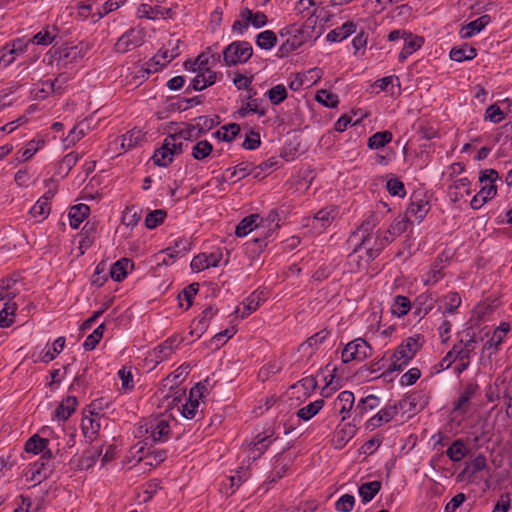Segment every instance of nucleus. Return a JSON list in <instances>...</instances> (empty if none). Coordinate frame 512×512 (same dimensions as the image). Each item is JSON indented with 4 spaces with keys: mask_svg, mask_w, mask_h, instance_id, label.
<instances>
[{
    "mask_svg": "<svg viewBox=\"0 0 512 512\" xmlns=\"http://www.w3.org/2000/svg\"><path fill=\"white\" fill-rule=\"evenodd\" d=\"M408 222L409 220L404 217L397 218L390 224L383 237H373L371 234L372 223L366 221L358 227L354 237L360 241L359 248L366 250L368 259L373 260L386 245L406 231Z\"/></svg>",
    "mask_w": 512,
    "mask_h": 512,
    "instance_id": "nucleus-1",
    "label": "nucleus"
},
{
    "mask_svg": "<svg viewBox=\"0 0 512 512\" xmlns=\"http://www.w3.org/2000/svg\"><path fill=\"white\" fill-rule=\"evenodd\" d=\"M423 343L424 338L420 334H415L405 339L391 356V363L385 370L384 374L392 373L395 371H402L415 357L416 353L421 349Z\"/></svg>",
    "mask_w": 512,
    "mask_h": 512,
    "instance_id": "nucleus-2",
    "label": "nucleus"
},
{
    "mask_svg": "<svg viewBox=\"0 0 512 512\" xmlns=\"http://www.w3.org/2000/svg\"><path fill=\"white\" fill-rule=\"evenodd\" d=\"M22 284L14 277L0 280V321L16 315L17 301Z\"/></svg>",
    "mask_w": 512,
    "mask_h": 512,
    "instance_id": "nucleus-3",
    "label": "nucleus"
},
{
    "mask_svg": "<svg viewBox=\"0 0 512 512\" xmlns=\"http://www.w3.org/2000/svg\"><path fill=\"white\" fill-rule=\"evenodd\" d=\"M144 430L145 443H163L171 437L170 420L164 417L147 419L140 426V432Z\"/></svg>",
    "mask_w": 512,
    "mask_h": 512,
    "instance_id": "nucleus-4",
    "label": "nucleus"
},
{
    "mask_svg": "<svg viewBox=\"0 0 512 512\" xmlns=\"http://www.w3.org/2000/svg\"><path fill=\"white\" fill-rule=\"evenodd\" d=\"M311 25H308L307 23L303 27H298L296 25H292L285 29L286 35L289 37L287 40L282 43V45L279 47L278 53L280 57L287 56L292 51L298 49L300 46H302L308 39L312 37V35L309 32V29L311 28Z\"/></svg>",
    "mask_w": 512,
    "mask_h": 512,
    "instance_id": "nucleus-5",
    "label": "nucleus"
},
{
    "mask_svg": "<svg viewBox=\"0 0 512 512\" xmlns=\"http://www.w3.org/2000/svg\"><path fill=\"white\" fill-rule=\"evenodd\" d=\"M268 22L267 15L262 11H256L243 7L239 12V19L235 20L232 25V31L234 33L243 35L249 26H253L256 29L264 27Z\"/></svg>",
    "mask_w": 512,
    "mask_h": 512,
    "instance_id": "nucleus-6",
    "label": "nucleus"
},
{
    "mask_svg": "<svg viewBox=\"0 0 512 512\" xmlns=\"http://www.w3.org/2000/svg\"><path fill=\"white\" fill-rule=\"evenodd\" d=\"M253 55V48L247 41H234L223 51L224 62L227 66L246 63Z\"/></svg>",
    "mask_w": 512,
    "mask_h": 512,
    "instance_id": "nucleus-7",
    "label": "nucleus"
},
{
    "mask_svg": "<svg viewBox=\"0 0 512 512\" xmlns=\"http://www.w3.org/2000/svg\"><path fill=\"white\" fill-rule=\"evenodd\" d=\"M145 36V31L142 28H130L118 38L114 50L121 54L130 52L144 44Z\"/></svg>",
    "mask_w": 512,
    "mask_h": 512,
    "instance_id": "nucleus-8",
    "label": "nucleus"
},
{
    "mask_svg": "<svg viewBox=\"0 0 512 512\" xmlns=\"http://www.w3.org/2000/svg\"><path fill=\"white\" fill-rule=\"evenodd\" d=\"M371 352L369 344L362 338H357L349 343L342 350L341 358L343 363L352 361H363Z\"/></svg>",
    "mask_w": 512,
    "mask_h": 512,
    "instance_id": "nucleus-9",
    "label": "nucleus"
},
{
    "mask_svg": "<svg viewBox=\"0 0 512 512\" xmlns=\"http://www.w3.org/2000/svg\"><path fill=\"white\" fill-rule=\"evenodd\" d=\"M184 340H186V338L183 336L173 335L157 345L152 352H150V357L156 364H159L169 359Z\"/></svg>",
    "mask_w": 512,
    "mask_h": 512,
    "instance_id": "nucleus-10",
    "label": "nucleus"
},
{
    "mask_svg": "<svg viewBox=\"0 0 512 512\" xmlns=\"http://www.w3.org/2000/svg\"><path fill=\"white\" fill-rule=\"evenodd\" d=\"M223 253L220 250L207 253H200L196 255L191 263L190 267L195 272H200L210 267H218L222 261Z\"/></svg>",
    "mask_w": 512,
    "mask_h": 512,
    "instance_id": "nucleus-11",
    "label": "nucleus"
},
{
    "mask_svg": "<svg viewBox=\"0 0 512 512\" xmlns=\"http://www.w3.org/2000/svg\"><path fill=\"white\" fill-rule=\"evenodd\" d=\"M479 391V386L476 383L467 384L460 393L457 400L453 403V411L460 416H464L470 409L471 399Z\"/></svg>",
    "mask_w": 512,
    "mask_h": 512,
    "instance_id": "nucleus-12",
    "label": "nucleus"
},
{
    "mask_svg": "<svg viewBox=\"0 0 512 512\" xmlns=\"http://www.w3.org/2000/svg\"><path fill=\"white\" fill-rule=\"evenodd\" d=\"M175 136H167L164 139L162 146L155 150L153 154L154 164L160 167H167L174 159L171 147L175 148Z\"/></svg>",
    "mask_w": 512,
    "mask_h": 512,
    "instance_id": "nucleus-13",
    "label": "nucleus"
},
{
    "mask_svg": "<svg viewBox=\"0 0 512 512\" xmlns=\"http://www.w3.org/2000/svg\"><path fill=\"white\" fill-rule=\"evenodd\" d=\"M100 416L98 413L89 412V415H84L81 420V430L85 439L92 443L99 435L101 428Z\"/></svg>",
    "mask_w": 512,
    "mask_h": 512,
    "instance_id": "nucleus-14",
    "label": "nucleus"
},
{
    "mask_svg": "<svg viewBox=\"0 0 512 512\" xmlns=\"http://www.w3.org/2000/svg\"><path fill=\"white\" fill-rule=\"evenodd\" d=\"M355 402V396L353 392L345 390L339 393L337 398L333 402V411L342 415V421L350 416Z\"/></svg>",
    "mask_w": 512,
    "mask_h": 512,
    "instance_id": "nucleus-15",
    "label": "nucleus"
},
{
    "mask_svg": "<svg viewBox=\"0 0 512 512\" xmlns=\"http://www.w3.org/2000/svg\"><path fill=\"white\" fill-rule=\"evenodd\" d=\"M498 179V172L494 169H486L481 172L479 176V182H489L481 187L478 192L481 196H483L487 201L495 197L497 194V186L495 185V181Z\"/></svg>",
    "mask_w": 512,
    "mask_h": 512,
    "instance_id": "nucleus-16",
    "label": "nucleus"
},
{
    "mask_svg": "<svg viewBox=\"0 0 512 512\" xmlns=\"http://www.w3.org/2000/svg\"><path fill=\"white\" fill-rule=\"evenodd\" d=\"M398 406L403 408V403L400 401L398 404L388 405L382 408L376 415L367 421V427L375 429L383 423L390 422L398 414Z\"/></svg>",
    "mask_w": 512,
    "mask_h": 512,
    "instance_id": "nucleus-17",
    "label": "nucleus"
},
{
    "mask_svg": "<svg viewBox=\"0 0 512 512\" xmlns=\"http://www.w3.org/2000/svg\"><path fill=\"white\" fill-rule=\"evenodd\" d=\"M29 41L26 37L16 38L1 48L4 58L9 59V65L12 64L16 57L25 53L28 49Z\"/></svg>",
    "mask_w": 512,
    "mask_h": 512,
    "instance_id": "nucleus-18",
    "label": "nucleus"
},
{
    "mask_svg": "<svg viewBox=\"0 0 512 512\" xmlns=\"http://www.w3.org/2000/svg\"><path fill=\"white\" fill-rule=\"evenodd\" d=\"M265 300L264 292H253L249 297H247L240 306L235 308V313L237 316L241 318H245L251 314V312L257 310L260 305V302Z\"/></svg>",
    "mask_w": 512,
    "mask_h": 512,
    "instance_id": "nucleus-19",
    "label": "nucleus"
},
{
    "mask_svg": "<svg viewBox=\"0 0 512 512\" xmlns=\"http://www.w3.org/2000/svg\"><path fill=\"white\" fill-rule=\"evenodd\" d=\"M272 436L273 432L269 434L266 432L257 434L249 444V457L253 460L259 458L273 442Z\"/></svg>",
    "mask_w": 512,
    "mask_h": 512,
    "instance_id": "nucleus-20",
    "label": "nucleus"
},
{
    "mask_svg": "<svg viewBox=\"0 0 512 512\" xmlns=\"http://www.w3.org/2000/svg\"><path fill=\"white\" fill-rule=\"evenodd\" d=\"M430 209V205L425 197L420 194H413L411 202L407 208V214L415 217L419 222L424 219Z\"/></svg>",
    "mask_w": 512,
    "mask_h": 512,
    "instance_id": "nucleus-21",
    "label": "nucleus"
},
{
    "mask_svg": "<svg viewBox=\"0 0 512 512\" xmlns=\"http://www.w3.org/2000/svg\"><path fill=\"white\" fill-rule=\"evenodd\" d=\"M510 331L509 322H501L500 325L494 330L492 336L483 345L484 351H489V355L496 353L503 339Z\"/></svg>",
    "mask_w": 512,
    "mask_h": 512,
    "instance_id": "nucleus-22",
    "label": "nucleus"
},
{
    "mask_svg": "<svg viewBox=\"0 0 512 512\" xmlns=\"http://www.w3.org/2000/svg\"><path fill=\"white\" fill-rule=\"evenodd\" d=\"M52 472V466L48 465V462L44 461H35L25 476L27 480L34 482L35 484L41 483L43 480L49 477Z\"/></svg>",
    "mask_w": 512,
    "mask_h": 512,
    "instance_id": "nucleus-23",
    "label": "nucleus"
},
{
    "mask_svg": "<svg viewBox=\"0 0 512 512\" xmlns=\"http://www.w3.org/2000/svg\"><path fill=\"white\" fill-rule=\"evenodd\" d=\"M471 182L467 177L455 180L448 186V196L453 203L460 201L465 195L471 193Z\"/></svg>",
    "mask_w": 512,
    "mask_h": 512,
    "instance_id": "nucleus-24",
    "label": "nucleus"
},
{
    "mask_svg": "<svg viewBox=\"0 0 512 512\" xmlns=\"http://www.w3.org/2000/svg\"><path fill=\"white\" fill-rule=\"evenodd\" d=\"M447 261L448 256H446L444 253H441L436 257L431 265L430 271L427 273L426 278L424 279V283L426 285H433L443 277L442 270L445 268Z\"/></svg>",
    "mask_w": 512,
    "mask_h": 512,
    "instance_id": "nucleus-25",
    "label": "nucleus"
},
{
    "mask_svg": "<svg viewBox=\"0 0 512 512\" xmlns=\"http://www.w3.org/2000/svg\"><path fill=\"white\" fill-rule=\"evenodd\" d=\"M491 21V17L487 14L480 16L476 20L464 25L460 30V36L468 39L481 32Z\"/></svg>",
    "mask_w": 512,
    "mask_h": 512,
    "instance_id": "nucleus-26",
    "label": "nucleus"
},
{
    "mask_svg": "<svg viewBox=\"0 0 512 512\" xmlns=\"http://www.w3.org/2000/svg\"><path fill=\"white\" fill-rule=\"evenodd\" d=\"M356 431V426L351 423H346L341 427H337L333 437L335 447H344L348 443V441L354 437Z\"/></svg>",
    "mask_w": 512,
    "mask_h": 512,
    "instance_id": "nucleus-27",
    "label": "nucleus"
},
{
    "mask_svg": "<svg viewBox=\"0 0 512 512\" xmlns=\"http://www.w3.org/2000/svg\"><path fill=\"white\" fill-rule=\"evenodd\" d=\"M337 208L334 206L324 207L315 213L313 217L314 228H326L337 216Z\"/></svg>",
    "mask_w": 512,
    "mask_h": 512,
    "instance_id": "nucleus-28",
    "label": "nucleus"
},
{
    "mask_svg": "<svg viewBox=\"0 0 512 512\" xmlns=\"http://www.w3.org/2000/svg\"><path fill=\"white\" fill-rule=\"evenodd\" d=\"M259 215L251 214L245 218H243L239 224L236 226L235 234L238 237H244L248 235L253 230L260 227V225L264 226V220L261 219V222H258Z\"/></svg>",
    "mask_w": 512,
    "mask_h": 512,
    "instance_id": "nucleus-29",
    "label": "nucleus"
},
{
    "mask_svg": "<svg viewBox=\"0 0 512 512\" xmlns=\"http://www.w3.org/2000/svg\"><path fill=\"white\" fill-rule=\"evenodd\" d=\"M58 36V29L54 26H46L32 38H27L29 44H36L41 46L50 45Z\"/></svg>",
    "mask_w": 512,
    "mask_h": 512,
    "instance_id": "nucleus-30",
    "label": "nucleus"
},
{
    "mask_svg": "<svg viewBox=\"0 0 512 512\" xmlns=\"http://www.w3.org/2000/svg\"><path fill=\"white\" fill-rule=\"evenodd\" d=\"M134 264L128 258H121L116 261L110 268V276L114 281L121 282L126 278L128 272L131 271Z\"/></svg>",
    "mask_w": 512,
    "mask_h": 512,
    "instance_id": "nucleus-31",
    "label": "nucleus"
},
{
    "mask_svg": "<svg viewBox=\"0 0 512 512\" xmlns=\"http://www.w3.org/2000/svg\"><path fill=\"white\" fill-rule=\"evenodd\" d=\"M78 400L75 396L64 398L55 410V417L60 421H66L76 410Z\"/></svg>",
    "mask_w": 512,
    "mask_h": 512,
    "instance_id": "nucleus-32",
    "label": "nucleus"
},
{
    "mask_svg": "<svg viewBox=\"0 0 512 512\" xmlns=\"http://www.w3.org/2000/svg\"><path fill=\"white\" fill-rule=\"evenodd\" d=\"M90 208L88 205L80 203L70 208L68 217L71 228L77 229L84 219L89 215Z\"/></svg>",
    "mask_w": 512,
    "mask_h": 512,
    "instance_id": "nucleus-33",
    "label": "nucleus"
},
{
    "mask_svg": "<svg viewBox=\"0 0 512 512\" xmlns=\"http://www.w3.org/2000/svg\"><path fill=\"white\" fill-rule=\"evenodd\" d=\"M423 44V38L418 36H413L411 33L407 35L404 40V45L399 53L398 59L400 62H404L410 55H412L415 51L421 48Z\"/></svg>",
    "mask_w": 512,
    "mask_h": 512,
    "instance_id": "nucleus-34",
    "label": "nucleus"
},
{
    "mask_svg": "<svg viewBox=\"0 0 512 512\" xmlns=\"http://www.w3.org/2000/svg\"><path fill=\"white\" fill-rule=\"evenodd\" d=\"M380 404V400L375 395H368L367 397L361 398L354 409V420L362 419L364 415Z\"/></svg>",
    "mask_w": 512,
    "mask_h": 512,
    "instance_id": "nucleus-35",
    "label": "nucleus"
},
{
    "mask_svg": "<svg viewBox=\"0 0 512 512\" xmlns=\"http://www.w3.org/2000/svg\"><path fill=\"white\" fill-rule=\"evenodd\" d=\"M434 307V299L430 294L419 295L414 302V316L420 320Z\"/></svg>",
    "mask_w": 512,
    "mask_h": 512,
    "instance_id": "nucleus-36",
    "label": "nucleus"
},
{
    "mask_svg": "<svg viewBox=\"0 0 512 512\" xmlns=\"http://www.w3.org/2000/svg\"><path fill=\"white\" fill-rule=\"evenodd\" d=\"M101 454H102L101 447L92 446V447L86 449L82 453V455L78 461V467L82 470L90 469L91 467L94 466V464L99 459Z\"/></svg>",
    "mask_w": 512,
    "mask_h": 512,
    "instance_id": "nucleus-37",
    "label": "nucleus"
},
{
    "mask_svg": "<svg viewBox=\"0 0 512 512\" xmlns=\"http://www.w3.org/2000/svg\"><path fill=\"white\" fill-rule=\"evenodd\" d=\"M53 194H45L42 196L30 209V214L34 218H39L38 221L45 219L51 210L50 199Z\"/></svg>",
    "mask_w": 512,
    "mask_h": 512,
    "instance_id": "nucleus-38",
    "label": "nucleus"
},
{
    "mask_svg": "<svg viewBox=\"0 0 512 512\" xmlns=\"http://www.w3.org/2000/svg\"><path fill=\"white\" fill-rule=\"evenodd\" d=\"M356 31V26L353 22H345L341 27L335 28L331 30L326 39L329 42H341L346 39L348 36L353 34Z\"/></svg>",
    "mask_w": 512,
    "mask_h": 512,
    "instance_id": "nucleus-39",
    "label": "nucleus"
},
{
    "mask_svg": "<svg viewBox=\"0 0 512 512\" xmlns=\"http://www.w3.org/2000/svg\"><path fill=\"white\" fill-rule=\"evenodd\" d=\"M217 75L216 72H200L197 73L196 76L191 81V87L195 91H201L205 88L213 85L216 82Z\"/></svg>",
    "mask_w": 512,
    "mask_h": 512,
    "instance_id": "nucleus-40",
    "label": "nucleus"
},
{
    "mask_svg": "<svg viewBox=\"0 0 512 512\" xmlns=\"http://www.w3.org/2000/svg\"><path fill=\"white\" fill-rule=\"evenodd\" d=\"M477 56L475 48L468 44H463L458 47H454L450 51V58L456 62H463L466 60H472Z\"/></svg>",
    "mask_w": 512,
    "mask_h": 512,
    "instance_id": "nucleus-41",
    "label": "nucleus"
},
{
    "mask_svg": "<svg viewBox=\"0 0 512 512\" xmlns=\"http://www.w3.org/2000/svg\"><path fill=\"white\" fill-rule=\"evenodd\" d=\"M144 139V134L141 130L132 129L121 136V148L127 151L137 145H139Z\"/></svg>",
    "mask_w": 512,
    "mask_h": 512,
    "instance_id": "nucleus-42",
    "label": "nucleus"
},
{
    "mask_svg": "<svg viewBox=\"0 0 512 512\" xmlns=\"http://www.w3.org/2000/svg\"><path fill=\"white\" fill-rule=\"evenodd\" d=\"M380 481L366 482L360 485L358 492L363 503L370 502L381 489Z\"/></svg>",
    "mask_w": 512,
    "mask_h": 512,
    "instance_id": "nucleus-43",
    "label": "nucleus"
},
{
    "mask_svg": "<svg viewBox=\"0 0 512 512\" xmlns=\"http://www.w3.org/2000/svg\"><path fill=\"white\" fill-rule=\"evenodd\" d=\"M323 406H324V400L317 399V400L307 404L306 406H303L302 408H300L297 411V416L304 421H308L312 417H314L316 414H318L319 411L323 408Z\"/></svg>",
    "mask_w": 512,
    "mask_h": 512,
    "instance_id": "nucleus-44",
    "label": "nucleus"
},
{
    "mask_svg": "<svg viewBox=\"0 0 512 512\" xmlns=\"http://www.w3.org/2000/svg\"><path fill=\"white\" fill-rule=\"evenodd\" d=\"M411 307V302L407 297L398 295L394 298V301L391 304L390 311L392 315L400 318L405 316L411 309Z\"/></svg>",
    "mask_w": 512,
    "mask_h": 512,
    "instance_id": "nucleus-45",
    "label": "nucleus"
},
{
    "mask_svg": "<svg viewBox=\"0 0 512 512\" xmlns=\"http://www.w3.org/2000/svg\"><path fill=\"white\" fill-rule=\"evenodd\" d=\"M236 332L237 330L232 326L216 333L209 341V348L212 350L221 348Z\"/></svg>",
    "mask_w": 512,
    "mask_h": 512,
    "instance_id": "nucleus-46",
    "label": "nucleus"
},
{
    "mask_svg": "<svg viewBox=\"0 0 512 512\" xmlns=\"http://www.w3.org/2000/svg\"><path fill=\"white\" fill-rule=\"evenodd\" d=\"M393 135L390 131H380L369 137L367 146L370 149H380L392 141Z\"/></svg>",
    "mask_w": 512,
    "mask_h": 512,
    "instance_id": "nucleus-47",
    "label": "nucleus"
},
{
    "mask_svg": "<svg viewBox=\"0 0 512 512\" xmlns=\"http://www.w3.org/2000/svg\"><path fill=\"white\" fill-rule=\"evenodd\" d=\"M199 290L197 283L186 286L178 295L179 305L182 308L188 309L192 305V301Z\"/></svg>",
    "mask_w": 512,
    "mask_h": 512,
    "instance_id": "nucleus-48",
    "label": "nucleus"
},
{
    "mask_svg": "<svg viewBox=\"0 0 512 512\" xmlns=\"http://www.w3.org/2000/svg\"><path fill=\"white\" fill-rule=\"evenodd\" d=\"M277 43V36L272 30L260 32L256 37V45L264 50L272 49Z\"/></svg>",
    "mask_w": 512,
    "mask_h": 512,
    "instance_id": "nucleus-49",
    "label": "nucleus"
},
{
    "mask_svg": "<svg viewBox=\"0 0 512 512\" xmlns=\"http://www.w3.org/2000/svg\"><path fill=\"white\" fill-rule=\"evenodd\" d=\"M190 371L191 365L188 363H184L181 366H179L174 372L169 374L165 381L169 382L171 384V387L177 386L185 380Z\"/></svg>",
    "mask_w": 512,
    "mask_h": 512,
    "instance_id": "nucleus-50",
    "label": "nucleus"
},
{
    "mask_svg": "<svg viewBox=\"0 0 512 512\" xmlns=\"http://www.w3.org/2000/svg\"><path fill=\"white\" fill-rule=\"evenodd\" d=\"M105 331V323L101 322V324L94 329V331L88 335L83 343V348L86 351H92L96 348L98 343L103 337V333Z\"/></svg>",
    "mask_w": 512,
    "mask_h": 512,
    "instance_id": "nucleus-51",
    "label": "nucleus"
},
{
    "mask_svg": "<svg viewBox=\"0 0 512 512\" xmlns=\"http://www.w3.org/2000/svg\"><path fill=\"white\" fill-rule=\"evenodd\" d=\"M500 395H502V398L504 399L507 414L512 416V379L501 382L497 398H499Z\"/></svg>",
    "mask_w": 512,
    "mask_h": 512,
    "instance_id": "nucleus-52",
    "label": "nucleus"
},
{
    "mask_svg": "<svg viewBox=\"0 0 512 512\" xmlns=\"http://www.w3.org/2000/svg\"><path fill=\"white\" fill-rule=\"evenodd\" d=\"M65 347V337H58L54 340L52 344V348L42 352L41 361L44 363H49L54 360L56 356L64 349Z\"/></svg>",
    "mask_w": 512,
    "mask_h": 512,
    "instance_id": "nucleus-53",
    "label": "nucleus"
},
{
    "mask_svg": "<svg viewBox=\"0 0 512 512\" xmlns=\"http://www.w3.org/2000/svg\"><path fill=\"white\" fill-rule=\"evenodd\" d=\"M188 65L192 66V71L196 73L213 72L209 67V58L206 54H200L194 61L188 60L184 63L185 69H188Z\"/></svg>",
    "mask_w": 512,
    "mask_h": 512,
    "instance_id": "nucleus-54",
    "label": "nucleus"
},
{
    "mask_svg": "<svg viewBox=\"0 0 512 512\" xmlns=\"http://www.w3.org/2000/svg\"><path fill=\"white\" fill-rule=\"evenodd\" d=\"M48 442L47 439L33 435L26 441L24 449L28 453L38 454L46 449Z\"/></svg>",
    "mask_w": 512,
    "mask_h": 512,
    "instance_id": "nucleus-55",
    "label": "nucleus"
},
{
    "mask_svg": "<svg viewBox=\"0 0 512 512\" xmlns=\"http://www.w3.org/2000/svg\"><path fill=\"white\" fill-rule=\"evenodd\" d=\"M446 455L453 462L461 461L466 455V447L462 440H455L447 449Z\"/></svg>",
    "mask_w": 512,
    "mask_h": 512,
    "instance_id": "nucleus-56",
    "label": "nucleus"
},
{
    "mask_svg": "<svg viewBox=\"0 0 512 512\" xmlns=\"http://www.w3.org/2000/svg\"><path fill=\"white\" fill-rule=\"evenodd\" d=\"M86 134V129L84 124L75 125L67 135V137L63 140L64 146L66 148L75 145L78 141H80Z\"/></svg>",
    "mask_w": 512,
    "mask_h": 512,
    "instance_id": "nucleus-57",
    "label": "nucleus"
},
{
    "mask_svg": "<svg viewBox=\"0 0 512 512\" xmlns=\"http://www.w3.org/2000/svg\"><path fill=\"white\" fill-rule=\"evenodd\" d=\"M167 216V212L163 209L150 211L145 218V225L148 229H154L162 224Z\"/></svg>",
    "mask_w": 512,
    "mask_h": 512,
    "instance_id": "nucleus-58",
    "label": "nucleus"
},
{
    "mask_svg": "<svg viewBox=\"0 0 512 512\" xmlns=\"http://www.w3.org/2000/svg\"><path fill=\"white\" fill-rule=\"evenodd\" d=\"M137 14L140 18H147L152 20L163 17L164 15L161 7H153L149 4H141L138 8Z\"/></svg>",
    "mask_w": 512,
    "mask_h": 512,
    "instance_id": "nucleus-59",
    "label": "nucleus"
},
{
    "mask_svg": "<svg viewBox=\"0 0 512 512\" xmlns=\"http://www.w3.org/2000/svg\"><path fill=\"white\" fill-rule=\"evenodd\" d=\"M213 151V146L207 140L197 142L192 148V156L196 160H203Z\"/></svg>",
    "mask_w": 512,
    "mask_h": 512,
    "instance_id": "nucleus-60",
    "label": "nucleus"
},
{
    "mask_svg": "<svg viewBox=\"0 0 512 512\" xmlns=\"http://www.w3.org/2000/svg\"><path fill=\"white\" fill-rule=\"evenodd\" d=\"M287 90L283 84H277L267 91V96L273 105H279L287 98Z\"/></svg>",
    "mask_w": 512,
    "mask_h": 512,
    "instance_id": "nucleus-61",
    "label": "nucleus"
},
{
    "mask_svg": "<svg viewBox=\"0 0 512 512\" xmlns=\"http://www.w3.org/2000/svg\"><path fill=\"white\" fill-rule=\"evenodd\" d=\"M240 132V126L236 123L224 125L218 130L215 135L226 142L232 141Z\"/></svg>",
    "mask_w": 512,
    "mask_h": 512,
    "instance_id": "nucleus-62",
    "label": "nucleus"
},
{
    "mask_svg": "<svg viewBox=\"0 0 512 512\" xmlns=\"http://www.w3.org/2000/svg\"><path fill=\"white\" fill-rule=\"evenodd\" d=\"M165 66V63H161L158 59V56H154L152 59H150L144 67H141L137 73H140V77L145 79L150 74L155 73L162 69Z\"/></svg>",
    "mask_w": 512,
    "mask_h": 512,
    "instance_id": "nucleus-63",
    "label": "nucleus"
},
{
    "mask_svg": "<svg viewBox=\"0 0 512 512\" xmlns=\"http://www.w3.org/2000/svg\"><path fill=\"white\" fill-rule=\"evenodd\" d=\"M315 99L326 107L334 108L338 105V96L327 90H320L316 93Z\"/></svg>",
    "mask_w": 512,
    "mask_h": 512,
    "instance_id": "nucleus-64",
    "label": "nucleus"
}]
</instances>
